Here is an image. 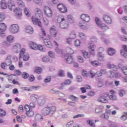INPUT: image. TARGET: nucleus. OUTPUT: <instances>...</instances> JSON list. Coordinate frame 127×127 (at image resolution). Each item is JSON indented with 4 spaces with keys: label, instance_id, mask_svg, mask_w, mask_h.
<instances>
[{
    "label": "nucleus",
    "instance_id": "nucleus-31",
    "mask_svg": "<svg viewBox=\"0 0 127 127\" xmlns=\"http://www.w3.org/2000/svg\"><path fill=\"white\" fill-rule=\"evenodd\" d=\"M79 36L81 40H86V39H87V36L83 32H79Z\"/></svg>",
    "mask_w": 127,
    "mask_h": 127
},
{
    "label": "nucleus",
    "instance_id": "nucleus-34",
    "mask_svg": "<svg viewBox=\"0 0 127 127\" xmlns=\"http://www.w3.org/2000/svg\"><path fill=\"white\" fill-rule=\"evenodd\" d=\"M82 53L83 55V57H84V58H85V59H88V58H90V57H91V55H90V54H89V53H88V52H87L85 51H82Z\"/></svg>",
    "mask_w": 127,
    "mask_h": 127
},
{
    "label": "nucleus",
    "instance_id": "nucleus-58",
    "mask_svg": "<svg viewBox=\"0 0 127 127\" xmlns=\"http://www.w3.org/2000/svg\"><path fill=\"white\" fill-rule=\"evenodd\" d=\"M102 39H104V41L105 44H108V43H109V40H107V37L106 35H102Z\"/></svg>",
    "mask_w": 127,
    "mask_h": 127
},
{
    "label": "nucleus",
    "instance_id": "nucleus-59",
    "mask_svg": "<svg viewBox=\"0 0 127 127\" xmlns=\"http://www.w3.org/2000/svg\"><path fill=\"white\" fill-rule=\"evenodd\" d=\"M22 77L24 79H27L29 77V74L26 72H23L22 74Z\"/></svg>",
    "mask_w": 127,
    "mask_h": 127
},
{
    "label": "nucleus",
    "instance_id": "nucleus-9",
    "mask_svg": "<svg viewBox=\"0 0 127 127\" xmlns=\"http://www.w3.org/2000/svg\"><path fill=\"white\" fill-rule=\"evenodd\" d=\"M21 50V45L20 43H16L13 46L12 51L14 53H18Z\"/></svg>",
    "mask_w": 127,
    "mask_h": 127
},
{
    "label": "nucleus",
    "instance_id": "nucleus-15",
    "mask_svg": "<svg viewBox=\"0 0 127 127\" xmlns=\"http://www.w3.org/2000/svg\"><path fill=\"white\" fill-rule=\"evenodd\" d=\"M95 47H96V46L94 44H89L88 46L89 53L91 55H95Z\"/></svg>",
    "mask_w": 127,
    "mask_h": 127
},
{
    "label": "nucleus",
    "instance_id": "nucleus-4",
    "mask_svg": "<svg viewBox=\"0 0 127 127\" xmlns=\"http://www.w3.org/2000/svg\"><path fill=\"white\" fill-rule=\"evenodd\" d=\"M95 22L97 24V25L100 27V28H101V29L103 30V31H106L109 29V27L105 25V23H102V22L98 18H95Z\"/></svg>",
    "mask_w": 127,
    "mask_h": 127
},
{
    "label": "nucleus",
    "instance_id": "nucleus-50",
    "mask_svg": "<svg viewBox=\"0 0 127 127\" xmlns=\"http://www.w3.org/2000/svg\"><path fill=\"white\" fill-rule=\"evenodd\" d=\"M91 64L93 65V66H94L95 67H97V66H99L100 64V63H99V62L97 61H94L91 62Z\"/></svg>",
    "mask_w": 127,
    "mask_h": 127
},
{
    "label": "nucleus",
    "instance_id": "nucleus-3",
    "mask_svg": "<svg viewBox=\"0 0 127 127\" xmlns=\"http://www.w3.org/2000/svg\"><path fill=\"white\" fill-rule=\"evenodd\" d=\"M57 21L58 23H60V27L62 29H66L68 28L69 25L68 22L66 21L64 17L61 16L58 18Z\"/></svg>",
    "mask_w": 127,
    "mask_h": 127
},
{
    "label": "nucleus",
    "instance_id": "nucleus-61",
    "mask_svg": "<svg viewBox=\"0 0 127 127\" xmlns=\"http://www.w3.org/2000/svg\"><path fill=\"white\" fill-rule=\"evenodd\" d=\"M44 82L45 83H49V82H51V76H47L45 79Z\"/></svg>",
    "mask_w": 127,
    "mask_h": 127
},
{
    "label": "nucleus",
    "instance_id": "nucleus-48",
    "mask_svg": "<svg viewBox=\"0 0 127 127\" xmlns=\"http://www.w3.org/2000/svg\"><path fill=\"white\" fill-rule=\"evenodd\" d=\"M105 71H106V70L101 69L100 71H97L96 72V75H97V76H98V77H101V76H102V75H103V73H104V72H105Z\"/></svg>",
    "mask_w": 127,
    "mask_h": 127
},
{
    "label": "nucleus",
    "instance_id": "nucleus-7",
    "mask_svg": "<svg viewBox=\"0 0 127 127\" xmlns=\"http://www.w3.org/2000/svg\"><path fill=\"white\" fill-rule=\"evenodd\" d=\"M5 30H6V25L4 23H0V36L1 37L5 36Z\"/></svg>",
    "mask_w": 127,
    "mask_h": 127
},
{
    "label": "nucleus",
    "instance_id": "nucleus-62",
    "mask_svg": "<svg viewBox=\"0 0 127 127\" xmlns=\"http://www.w3.org/2000/svg\"><path fill=\"white\" fill-rule=\"evenodd\" d=\"M103 111L102 110V108L101 107H98L97 108L95 109V113L96 114H100V113H102Z\"/></svg>",
    "mask_w": 127,
    "mask_h": 127
},
{
    "label": "nucleus",
    "instance_id": "nucleus-53",
    "mask_svg": "<svg viewBox=\"0 0 127 127\" xmlns=\"http://www.w3.org/2000/svg\"><path fill=\"white\" fill-rule=\"evenodd\" d=\"M1 68L2 69H3L4 70L6 69V68H7V66H8L5 63H2L1 64Z\"/></svg>",
    "mask_w": 127,
    "mask_h": 127
},
{
    "label": "nucleus",
    "instance_id": "nucleus-18",
    "mask_svg": "<svg viewBox=\"0 0 127 127\" xmlns=\"http://www.w3.org/2000/svg\"><path fill=\"white\" fill-rule=\"evenodd\" d=\"M36 11V14L38 16L39 18H42V16H43V13L42 11L39 9V8H36L35 9Z\"/></svg>",
    "mask_w": 127,
    "mask_h": 127
},
{
    "label": "nucleus",
    "instance_id": "nucleus-10",
    "mask_svg": "<svg viewBox=\"0 0 127 127\" xmlns=\"http://www.w3.org/2000/svg\"><path fill=\"white\" fill-rule=\"evenodd\" d=\"M108 97H109V93H107V94L106 95L98 97L97 99V101H98L99 103H108V99H107Z\"/></svg>",
    "mask_w": 127,
    "mask_h": 127
},
{
    "label": "nucleus",
    "instance_id": "nucleus-14",
    "mask_svg": "<svg viewBox=\"0 0 127 127\" xmlns=\"http://www.w3.org/2000/svg\"><path fill=\"white\" fill-rule=\"evenodd\" d=\"M46 102V96H41L38 100V105L39 106H43Z\"/></svg>",
    "mask_w": 127,
    "mask_h": 127
},
{
    "label": "nucleus",
    "instance_id": "nucleus-38",
    "mask_svg": "<svg viewBox=\"0 0 127 127\" xmlns=\"http://www.w3.org/2000/svg\"><path fill=\"white\" fill-rule=\"evenodd\" d=\"M66 51L68 54L67 55H72L73 53V50L69 47L66 48Z\"/></svg>",
    "mask_w": 127,
    "mask_h": 127
},
{
    "label": "nucleus",
    "instance_id": "nucleus-24",
    "mask_svg": "<svg viewBox=\"0 0 127 127\" xmlns=\"http://www.w3.org/2000/svg\"><path fill=\"white\" fill-rule=\"evenodd\" d=\"M35 120L36 122H41L43 121V117H42V115L40 114H37L35 116Z\"/></svg>",
    "mask_w": 127,
    "mask_h": 127
},
{
    "label": "nucleus",
    "instance_id": "nucleus-36",
    "mask_svg": "<svg viewBox=\"0 0 127 127\" xmlns=\"http://www.w3.org/2000/svg\"><path fill=\"white\" fill-rule=\"evenodd\" d=\"M71 83H72V81L71 80L66 79L64 81V83H62V87H63V86H65V85H70Z\"/></svg>",
    "mask_w": 127,
    "mask_h": 127
},
{
    "label": "nucleus",
    "instance_id": "nucleus-43",
    "mask_svg": "<svg viewBox=\"0 0 127 127\" xmlns=\"http://www.w3.org/2000/svg\"><path fill=\"white\" fill-rule=\"evenodd\" d=\"M34 72H35V73H37V74H41V72H42V68H41V67H37L35 68Z\"/></svg>",
    "mask_w": 127,
    "mask_h": 127
},
{
    "label": "nucleus",
    "instance_id": "nucleus-52",
    "mask_svg": "<svg viewBox=\"0 0 127 127\" xmlns=\"http://www.w3.org/2000/svg\"><path fill=\"white\" fill-rule=\"evenodd\" d=\"M109 98L110 100H111V101H116V100H117V96H116L114 94L110 95L109 96Z\"/></svg>",
    "mask_w": 127,
    "mask_h": 127
},
{
    "label": "nucleus",
    "instance_id": "nucleus-1",
    "mask_svg": "<svg viewBox=\"0 0 127 127\" xmlns=\"http://www.w3.org/2000/svg\"><path fill=\"white\" fill-rule=\"evenodd\" d=\"M8 7L11 11L15 12L17 18H19L21 17V11H20V9L15 7V4L13 1L11 0H8Z\"/></svg>",
    "mask_w": 127,
    "mask_h": 127
},
{
    "label": "nucleus",
    "instance_id": "nucleus-2",
    "mask_svg": "<svg viewBox=\"0 0 127 127\" xmlns=\"http://www.w3.org/2000/svg\"><path fill=\"white\" fill-rule=\"evenodd\" d=\"M55 112H56V107L52 106L50 103L48 104L47 106L42 110V114L43 116H48V115L52 116Z\"/></svg>",
    "mask_w": 127,
    "mask_h": 127
},
{
    "label": "nucleus",
    "instance_id": "nucleus-51",
    "mask_svg": "<svg viewBox=\"0 0 127 127\" xmlns=\"http://www.w3.org/2000/svg\"><path fill=\"white\" fill-rule=\"evenodd\" d=\"M6 115V112L5 111L0 109V117H4Z\"/></svg>",
    "mask_w": 127,
    "mask_h": 127
},
{
    "label": "nucleus",
    "instance_id": "nucleus-17",
    "mask_svg": "<svg viewBox=\"0 0 127 127\" xmlns=\"http://www.w3.org/2000/svg\"><path fill=\"white\" fill-rule=\"evenodd\" d=\"M103 19L107 24H111L112 23V19L107 15H103Z\"/></svg>",
    "mask_w": 127,
    "mask_h": 127
},
{
    "label": "nucleus",
    "instance_id": "nucleus-20",
    "mask_svg": "<svg viewBox=\"0 0 127 127\" xmlns=\"http://www.w3.org/2000/svg\"><path fill=\"white\" fill-rule=\"evenodd\" d=\"M50 31L52 36L56 37V35H57V31H56V28L54 26L50 28Z\"/></svg>",
    "mask_w": 127,
    "mask_h": 127
},
{
    "label": "nucleus",
    "instance_id": "nucleus-16",
    "mask_svg": "<svg viewBox=\"0 0 127 127\" xmlns=\"http://www.w3.org/2000/svg\"><path fill=\"white\" fill-rule=\"evenodd\" d=\"M80 18L83 21H85V22H89L91 18H90V16L88 14H82L80 15Z\"/></svg>",
    "mask_w": 127,
    "mask_h": 127
},
{
    "label": "nucleus",
    "instance_id": "nucleus-30",
    "mask_svg": "<svg viewBox=\"0 0 127 127\" xmlns=\"http://www.w3.org/2000/svg\"><path fill=\"white\" fill-rule=\"evenodd\" d=\"M97 57H98V60L99 61H101V62L105 61V55L102 54H98Z\"/></svg>",
    "mask_w": 127,
    "mask_h": 127
},
{
    "label": "nucleus",
    "instance_id": "nucleus-22",
    "mask_svg": "<svg viewBox=\"0 0 127 127\" xmlns=\"http://www.w3.org/2000/svg\"><path fill=\"white\" fill-rule=\"evenodd\" d=\"M25 30L27 33H29V34H32L34 32L33 28L30 26L26 27Z\"/></svg>",
    "mask_w": 127,
    "mask_h": 127
},
{
    "label": "nucleus",
    "instance_id": "nucleus-40",
    "mask_svg": "<svg viewBox=\"0 0 127 127\" xmlns=\"http://www.w3.org/2000/svg\"><path fill=\"white\" fill-rule=\"evenodd\" d=\"M78 25L79 27H80V28H81V29H83V30H86V29H88L87 25H84V24H83V23L80 22Z\"/></svg>",
    "mask_w": 127,
    "mask_h": 127
},
{
    "label": "nucleus",
    "instance_id": "nucleus-46",
    "mask_svg": "<svg viewBox=\"0 0 127 127\" xmlns=\"http://www.w3.org/2000/svg\"><path fill=\"white\" fill-rule=\"evenodd\" d=\"M17 2L19 4V6H20V7H25V6L24 5V3H23L22 0H18L17 1Z\"/></svg>",
    "mask_w": 127,
    "mask_h": 127
},
{
    "label": "nucleus",
    "instance_id": "nucleus-26",
    "mask_svg": "<svg viewBox=\"0 0 127 127\" xmlns=\"http://www.w3.org/2000/svg\"><path fill=\"white\" fill-rule=\"evenodd\" d=\"M5 63L8 66H9V65H10L11 63H12V62H11V55H8L5 61Z\"/></svg>",
    "mask_w": 127,
    "mask_h": 127
},
{
    "label": "nucleus",
    "instance_id": "nucleus-13",
    "mask_svg": "<svg viewBox=\"0 0 127 127\" xmlns=\"http://www.w3.org/2000/svg\"><path fill=\"white\" fill-rule=\"evenodd\" d=\"M58 8L59 9L60 11L63 12V13H65V12H67V7L65 6V5L63 4H58Z\"/></svg>",
    "mask_w": 127,
    "mask_h": 127
},
{
    "label": "nucleus",
    "instance_id": "nucleus-42",
    "mask_svg": "<svg viewBox=\"0 0 127 127\" xmlns=\"http://www.w3.org/2000/svg\"><path fill=\"white\" fill-rule=\"evenodd\" d=\"M38 50H40V51H41L42 52H45L46 51V49L42 46L41 45H38Z\"/></svg>",
    "mask_w": 127,
    "mask_h": 127
},
{
    "label": "nucleus",
    "instance_id": "nucleus-28",
    "mask_svg": "<svg viewBox=\"0 0 127 127\" xmlns=\"http://www.w3.org/2000/svg\"><path fill=\"white\" fill-rule=\"evenodd\" d=\"M30 47L31 49H33V50H38V45L35 44V43H33L32 42H30Z\"/></svg>",
    "mask_w": 127,
    "mask_h": 127
},
{
    "label": "nucleus",
    "instance_id": "nucleus-47",
    "mask_svg": "<svg viewBox=\"0 0 127 127\" xmlns=\"http://www.w3.org/2000/svg\"><path fill=\"white\" fill-rule=\"evenodd\" d=\"M5 19V15L4 13H0V22L4 20Z\"/></svg>",
    "mask_w": 127,
    "mask_h": 127
},
{
    "label": "nucleus",
    "instance_id": "nucleus-63",
    "mask_svg": "<svg viewBox=\"0 0 127 127\" xmlns=\"http://www.w3.org/2000/svg\"><path fill=\"white\" fill-rule=\"evenodd\" d=\"M74 44L76 47L78 46H80V44H81V42L79 40H76L74 41Z\"/></svg>",
    "mask_w": 127,
    "mask_h": 127
},
{
    "label": "nucleus",
    "instance_id": "nucleus-45",
    "mask_svg": "<svg viewBox=\"0 0 127 127\" xmlns=\"http://www.w3.org/2000/svg\"><path fill=\"white\" fill-rule=\"evenodd\" d=\"M68 20L70 23H74V17L71 15H69L67 16Z\"/></svg>",
    "mask_w": 127,
    "mask_h": 127
},
{
    "label": "nucleus",
    "instance_id": "nucleus-29",
    "mask_svg": "<svg viewBox=\"0 0 127 127\" xmlns=\"http://www.w3.org/2000/svg\"><path fill=\"white\" fill-rule=\"evenodd\" d=\"M107 53L110 56H113L116 53V50L112 48H109L107 50Z\"/></svg>",
    "mask_w": 127,
    "mask_h": 127
},
{
    "label": "nucleus",
    "instance_id": "nucleus-21",
    "mask_svg": "<svg viewBox=\"0 0 127 127\" xmlns=\"http://www.w3.org/2000/svg\"><path fill=\"white\" fill-rule=\"evenodd\" d=\"M44 43L47 47H48L49 48H52V44L51 43V42L49 41V40L47 39H45L44 40Z\"/></svg>",
    "mask_w": 127,
    "mask_h": 127
},
{
    "label": "nucleus",
    "instance_id": "nucleus-56",
    "mask_svg": "<svg viewBox=\"0 0 127 127\" xmlns=\"http://www.w3.org/2000/svg\"><path fill=\"white\" fill-rule=\"evenodd\" d=\"M122 71L124 73V74H125V75L127 76V66H124L122 68Z\"/></svg>",
    "mask_w": 127,
    "mask_h": 127
},
{
    "label": "nucleus",
    "instance_id": "nucleus-5",
    "mask_svg": "<svg viewBox=\"0 0 127 127\" xmlns=\"http://www.w3.org/2000/svg\"><path fill=\"white\" fill-rule=\"evenodd\" d=\"M23 56V61H27L28 59H29V55L27 53L25 54V49L23 48L20 51V54H19V60L21 59L22 58Z\"/></svg>",
    "mask_w": 127,
    "mask_h": 127
},
{
    "label": "nucleus",
    "instance_id": "nucleus-19",
    "mask_svg": "<svg viewBox=\"0 0 127 127\" xmlns=\"http://www.w3.org/2000/svg\"><path fill=\"white\" fill-rule=\"evenodd\" d=\"M89 73L87 72V71L84 70L82 72V75H83V77H88V76H89V75L90 74L91 76V78H94L95 74L94 73H92V71H90Z\"/></svg>",
    "mask_w": 127,
    "mask_h": 127
},
{
    "label": "nucleus",
    "instance_id": "nucleus-12",
    "mask_svg": "<svg viewBox=\"0 0 127 127\" xmlns=\"http://www.w3.org/2000/svg\"><path fill=\"white\" fill-rule=\"evenodd\" d=\"M65 60L68 64H72L75 62V59L72 55H67L65 57Z\"/></svg>",
    "mask_w": 127,
    "mask_h": 127
},
{
    "label": "nucleus",
    "instance_id": "nucleus-49",
    "mask_svg": "<svg viewBox=\"0 0 127 127\" xmlns=\"http://www.w3.org/2000/svg\"><path fill=\"white\" fill-rule=\"evenodd\" d=\"M119 93L120 97H124V95L126 94V90L124 89H121L119 90Z\"/></svg>",
    "mask_w": 127,
    "mask_h": 127
},
{
    "label": "nucleus",
    "instance_id": "nucleus-6",
    "mask_svg": "<svg viewBox=\"0 0 127 127\" xmlns=\"http://www.w3.org/2000/svg\"><path fill=\"white\" fill-rule=\"evenodd\" d=\"M9 31L13 34H15L19 31V26L16 24H12L10 26L9 28Z\"/></svg>",
    "mask_w": 127,
    "mask_h": 127
},
{
    "label": "nucleus",
    "instance_id": "nucleus-64",
    "mask_svg": "<svg viewBox=\"0 0 127 127\" xmlns=\"http://www.w3.org/2000/svg\"><path fill=\"white\" fill-rule=\"evenodd\" d=\"M120 120L122 121H127V116L126 115H123L121 117H120Z\"/></svg>",
    "mask_w": 127,
    "mask_h": 127
},
{
    "label": "nucleus",
    "instance_id": "nucleus-35",
    "mask_svg": "<svg viewBox=\"0 0 127 127\" xmlns=\"http://www.w3.org/2000/svg\"><path fill=\"white\" fill-rule=\"evenodd\" d=\"M26 115L27 116V117L31 118V117H33V116H34V112L32 111V110L31 109V110L26 112Z\"/></svg>",
    "mask_w": 127,
    "mask_h": 127
},
{
    "label": "nucleus",
    "instance_id": "nucleus-54",
    "mask_svg": "<svg viewBox=\"0 0 127 127\" xmlns=\"http://www.w3.org/2000/svg\"><path fill=\"white\" fill-rule=\"evenodd\" d=\"M23 8H24V13L26 15H27V16H29V15H30V14H29V9L26 7L25 8V7H23Z\"/></svg>",
    "mask_w": 127,
    "mask_h": 127
},
{
    "label": "nucleus",
    "instance_id": "nucleus-37",
    "mask_svg": "<svg viewBox=\"0 0 127 127\" xmlns=\"http://www.w3.org/2000/svg\"><path fill=\"white\" fill-rule=\"evenodd\" d=\"M108 78H110V79H112L116 77V74L113 71H110L108 73Z\"/></svg>",
    "mask_w": 127,
    "mask_h": 127
},
{
    "label": "nucleus",
    "instance_id": "nucleus-11",
    "mask_svg": "<svg viewBox=\"0 0 127 127\" xmlns=\"http://www.w3.org/2000/svg\"><path fill=\"white\" fill-rule=\"evenodd\" d=\"M32 21L33 24H35V25H38V26H39L40 27H41V26H42L41 22L38 19V18H36L33 16H32Z\"/></svg>",
    "mask_w": 127,
    "mask_h": 127
},
{
    "label": "nucleus",
    "instance_id": "nucleus-8",
    "mask_svg": "<svg viewBox=\"0 0 127 127\" xmlns=\"http://www.w3.org/2000/svg\"><path fill=\"white\" fill-rule=\"evenodd\" d=\"M43 10L44 11V13L46 14L48 17H52L53 13H52V10L49 7L47 6H44Z\"/></svg>",
    "mask_w": 127,
    "mask_h": 127
},
{
    "label": "nucleus",
    "instance_id": "nucleus-60",
    "mask_svg": "<svg viewBox=\"0 0 127 127\" xmlns=\"http://www.w3.org/2000/svg\"><path fill=\"white\" fill-rule=\"evenodd\" d=\"M48 54L50 57H51V58H54L55 57V53H54L52 51H49L48 52Z\"/></svg>",
    "mask_w": 127,
    "mask_h": 127
},
{
    "label": "nucleus",
    "instance_id": "nucleus-44",
    "mask_svg": "<svg viewBox=\"0 0 127 127\" xmlns=\"http://www.w3.org/2000/svg\"><path fill=\"white\" fill-rule=\"evenodd\" d=\"M68 99H70V100H71L72 101L77 102L76 100H78V97H76L73 95H70L68 96Z\"/></svg>",
    "mask_w": 127,
    "mask_h": 127
},
{
    "label": "nucleus",
    "instance_id": "nucleus-55",
    "mask_svg": "<svg viewBox=\"0 0 127 127\" xmlns=\"http://www.w3.org/2000/svg\"><path fill=\"white\" fill-rule=\"evenodd\" d=\"M113 84H114V81H111V80H108L106 82V85L107 87H109L110 86H112V85H113Z\"/></svg>",
    "mask_w": 127,
    "mask_h": 127
},
{
    "label": "nucleus",
    "instance_id": "nucleus-23",
    "mask_svg": "<svg viewBox=\"0 0 127 127\" xmlns=\"http://www.w3.org/2000/svg\"><path fill=\"white\" fill-rule=\"evenodd\" d=\"M38 98H39V96H38V95L36 94H32V95H31L30 99V101L33 102L34 103H35L38 99Z\"/></svg>",
    "mask_w": 127,
    "mask_h": 127
},
{
    "label": "nucleus",
    "instance_id": "nucleus-32",
    "mask_svg": "<svg viewBox=\"0 0 127 127\" xmlns=\"http://www.w3.org/2000/svg\"><path fill=\"white\" fill-rule=\"evenodd\" d=\"M76 38V34H73V38H68L67 39H66V43H67V44H72V41H73V39H74V38Z\"/></svg>",
    "mask_w": 127,
    "mask_h": 127
},
{
    "label": "nucleus",
    "instance_id": "nucleus-27",
    "mask_svg": "<svg viewBox=\"0 0 127 127\" xmlns=\"http://www.w3.org/2000/svg\"><path fill=\"white\" fill-rule=\"evenodd\" d=\"M107 67L108 69H111L113 71H117L118 70V67L117 66L114 64H112L110 63L107 64Z\"/></svg>",
    "mask_w": 127,
    "mask_h": 127
},
{
    "label": "nucleus",
    "instance_id": "nucleus-57",
    "mask_svg": "<svg viewBox=\"0 0 127 127\" xmlns=\"http://www.w3.org/2000/svg\"><path fill=\"white\" fill-rule=\"evenodd\" d=\"M121 54L123 57H125V58H127V54L124 50H121Z\"/></svg>",
    "mask_w": 127,
    "mask_h": 127
},
{
    "label": "nucleus",
    "instance_id": "nucleus-41",
    "mask_svg": "<svg viewBox=\"0 0 127 127\" xmlns=\"http://www.w3.org/2000/svg\"><path fill=\"white\" fill-rule=\"evenodd\" d=\"M7 40L8 42H13L14 38L12 35H9L7 37Z\"/></svg>",
    "mask_w": 127,
    "mask_h": 127
},
{
    "label": "nucleus",
    "instance_id": "nucleus-39",
    "mask_svg": "<svg viewBox=\"0 0 127 127\" xmlns=\"http://www.w3.org/2000/svg\"><path fill=\"white\" fill-rule=\"evenodd\" d=\"M86 123L90 126V127H95L96 125H95V124H94V122H93V121L92 120H87L86 121Z\"/></svg>",
    "mask_w": 127,
    "mask_h": 127
},
{
    "label": "nucleus",
    "instance_id": "nucleus-33",
    "mask_svg": "<svg viewBox=\"0 0 127 127\" xmlns=\"http://www.w3.org/2000/svg\"><path fill=\"white\" fill-rule=\"evenodd\" d=\"M42 60L43 62L45 63H48V62H49V61H50V59L48 56H44L42 58Z\"/></svg>",
    "mask_w": 127,
    "mask_h": 127
},
{
    "label": "nucleus",
    "instance_id": "nucleus-25",
    "mask_svg": "<svg viewBox=\"0 0 127 127\" xmlns=\"http://www.w3.org/2000/svg\"><path fill=\"white\" fill-rule=\"evenodd\" d=\"M0 4L2 9H5L7 7V4L5 0H2L0 2Z\"/></svg>",
    "mask_w": 127,
    "mask_h": 127
}]
</instances>
